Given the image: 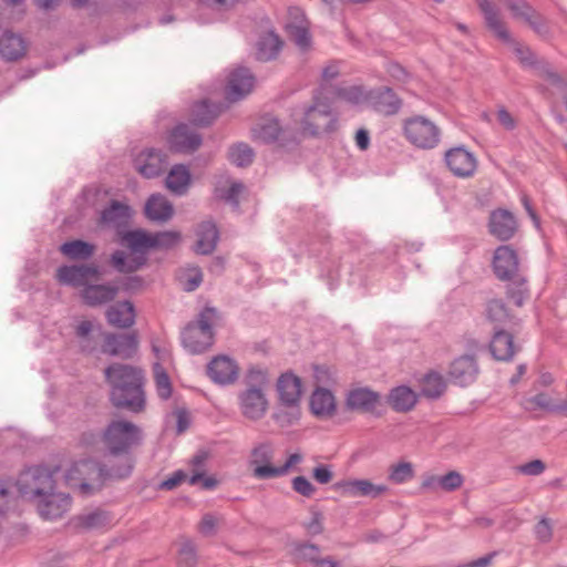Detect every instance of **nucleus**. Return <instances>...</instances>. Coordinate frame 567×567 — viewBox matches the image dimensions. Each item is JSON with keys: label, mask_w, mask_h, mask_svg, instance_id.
Wrapping results in <instances>:
<instances>
[{"label": "nucleus", "mask_w": 567, "mask_h": 567, "mask_svg": "<svg viewBox=\"0 0 567 567\" xmlns=\"http://www.w3.org/2000/svg\"><path fill=\"white\" fill-rule=\"evenodd\" d=\"M110 385V402L116 409L132 413L145 410V377L143 370L124 363H112L104 369Z\"/></svg>", "instance_id": "f257e3e1"}, {"label": "nucleus", "mask_w": 567, "mask_h": 567, "mask_svg": "<svg viewBox=\"0 0 567 567\" xmlns=\"http://www.w3.org/2000/svg\"><path fill=\"white\" fill-rule=\"evenodd\" d=\"M546 468L545 463L542 460H533L526 464L519 466V472L529 475L536 476L542 474Z\"/></svg>", "instance_id": "69168bd1"}, {"label": "nucleus", "mask_w": 567, "mask_h": 567, "mask_svg": "<svg viewBox=\"0 0 567 567\" xmlns=\"http://www.w3.org/2000/svg\"><path fill=\"white\" fill-rule=\"evenodd\" d=\"M174 414L176 416V433L179 435L190 425L189 413L186 409H177Z\"/></svg>", "instance_id": "774afa93"}, {"label": "nucleus", "mask_w": 567, "mask_h": 567, "mask_svg": "<svg viewBox=\"0 0 567 567\" xmlns=\"http://www.w3.org/2000/svg\"><path fill=\"white\" fill-rule=\"evenodd\" d=\"M277 391L284 405L296 406L301 398V379L290 371L282 373L277 382Z\"/></svg>", "instance_id": "2f4dec72"}, {"label": "nucleus", "mask_w": 567, "mask_h": 567, "mask_svg": "<svg viewBox=\"0 0 567 567\" xmlns=\"http://www.w3.org/2000/svg\"><path fill=\"white\" fill-rule=\"evenodd\" d=\"M196 235L198 237L195 244V252L199 255H210L218 243L219 231L215 223L207 220L198 225Z\"/></svg>", "instance_id": "f704fd0d"}, {"label": "nucleus", "mask_w": 567, "mask_h": 567, "mask_svg": "<svg viewBox=\"0 0 567 567\" xmlns=\"http://www.w3.org/2000/svg\"><path fill=\"white\" fill-rule=\"evenodd\" d=\"M368 101L377 112L385 116H392L399 113L403 104L402 100L389 86L370 91Z\"/></svg>", "instance_id": "6ab92c4d"}, {"label": "nucleus", "mask_w": 567, "mask_h": 567, "mask_svg": "<svg viewBox=\"0 0 567 567\" xmlns=\"http://www.w3.org/2000/svg\"><path fill=\"white\" fill-rule=\"evenodd\" d=\"M381 403V395L379 392L370 388H355L348 392L346 398V405L351 411L360 413H374Z\"/></svg>", "instance_id": "a211bd4d"}, {"label": "nucleus", "mask_w": 567, "mask_h": 567, "mask_svg": "<svg viewBox=\"0 0 567 567\" xmlns=\"http://www.w3.org/2000/svg\"><path fill=\"white\" fill-rule=\"evenodd\" d=\"M284 41L274 29L261 33L255 44V58L260 62L274 61L282 50Z\"/></svg>", "instance_id": "a878e982"}, {"label": "nucleus", "mask_w": 567, "mask_h": 567, "mask_svg": "<svg viewBox=\"0 0 567 567\" xmlns=\"http://www.w3.org/2000/svg\"><path fill=\"white\" fill-rule=\"evenodd\" d=\"M202 143V135L185 123L175 126L168 136L169 148L175 153L192 154Z\"/></svg>", "instance_id": "4468645a"}, {"label": "nucleus", "mask_w": 567, "mask_h": 567, "mask_svg": "<svg viewBox=\"0 0 567 567\" xmlns=\"http://www.w3.org/2000/svg\"><path fill=\"white\" fill-rule=\"evenodd\" d=\"M477 7L484 14L485 23L495 35L505 43L512 44L513 50L520 64L525 68H534L538 74L556 86L567 85V82L545 60H538L536 54L511 37L505 23L499 18L498 9L489 0H475Z\"/></svg>", "instance_id": "f03ea898"}, {"label": "nucleus", "mask_w": 567, "mask_h": 567, "mask_svg": "<svg viewBox=\"0 0 567 567\" xmlns=\"http://www.w3.org/2000/svg\"><path fill=\"white\" fill-rule=\"evenodd\" d=\"M145 215L152 221L166 223L174 215L173 204L163 195H152L145 204Z\"/></svg>", "instance_id": "c9c22d12"}, {"label": "nucleus", "mask_w": 567, "mask_h": 567, "mask_svg": "<svg viewBox=\"0 0 567 567\" xmlns=\"http://www.w3.org/2000/svg\"><path fill=\"white\" fill-rule=\"evenodd\" d=\"M44 519L61 518L70 511L72 499L69 494L50 492L32 502Z\"/></svg>", "instance_id": "2eb2a0df"}, {"label": "nucleus", "mask_w": 567, "mask_h": 567, "mask_svg": "<svg viewBox=\"0 0 567 567\" xmlns=\"http://www.w3.org/2000/svg\"><path fill=\"white\" fill-rule=\"evenodd\" d=\"M478 374V365L474 355L464 354L456 358L450 365V380L461 386L473 383Z\"/></svg>", "instance_id": "aec40b11"}, {"label": "nucleus", "mask_w": 567, "mask_h": 567, "mask_svg": "<svg viewBox=\"0 0 567 567\" xmlns=\"http://www.w3.org/2000/svg\"><path fill=\"white\" fill-rule=\"evenodd\" d=\"M120 287L113 282L93 284L81 289L80 297L89 307H99L113 301L118 295Z\"/></svg>", "instance_id": "412c9836"}, {"label": "nucleus", "mask_w": 567, "mask_h": 567, "mask_svg": "<svg viewBox=\"0 0 567 567\" xmlns=\"http://www.w3.org/2000/svg\"><path fill=\"white\" fill-rule=\"evenodd\" d=\"M101 277L100 267L95 264L61 266L56 271L58 280L71 287L84 289Z\"/></svg>", "instance_id": "f8f14e48"}, {"label": "nucleus", "mask_w": 567, "mask_h": 567, "mask_svg": "<svg viewBox=\"0 0 567 567\" xmlns=\"http://www.w3.org/2000/svg\"><path fill=\"white\" fill-rule=\"evenodd\" d=\"M144 279L140 276H130L121 279L118 281L120 289L127 291V292H136L143 289L144 287Z\"/></svg>", "instance_id": "680f3d73"}, {"label": "nucleus", "mask_w": 567, "mask_h": 567, "mask_svg": "<svg viewBox=\"0 0 567 567\" xmlns=\"http://www.w3.org/2000/svg\"><path fill=\"white\" fill-rule=\"evenodd\" d=\"M313 378L317 386L330 385L334 382L331 371L327 367L315 365Z\"/></svg>", "instance_id": "0e129e2a"}, {"label": "nucleus", "mask_w": 567, "mask_h": 567, "mask_svg": "<svg viewBox=\"0 0 567 567\" xmlns=\"http://www.w3.org/2000/svg\"><path fill=\"white\" fill-rule=\"evenodd\" d=\"M238 371L237 363L227 355H217L207 364V374L217 384L235 382Z\"/></svg>", "instance_id": "4be33fe9"}, {"label": "nucleus", "mask_w": 567, "mask_h": 567, "mask_svg": "<svg viewBox=\"0 0 567 567\" xmlns=\"http://www.w3.org/2000/svg\"><path fill=\"white\" fill-rule=\"evenodd\" d=\"M93 332L94 326L90 320H83L76 326L75 334L83 352L92 353L97 348V340H95Z\"/></svg>", "instance_id": "de8ad7c7"}, {"label": "nucleus", "mask_w": 567, "mask_h": 567, "mask_svg": "<svg viewBox=\"0 0 567 567\" xmlns=\"http://www.w3.org/2000/svg\"><path fill=\"white\" fill-rule=\"evenodd\" d=\"M388 400L394 411L408 412L416 404L417 396L410 388L401 385L391 390Z\"/></svg>", "instance_id": "79ce46f5"}, {"label": "nucleus", "mask_w": 567, "mask_h": 567, "mask_svg": "<svg viewBox=\"0 0 567 567\" xmlns=\"http://www.w3.org/2000/svg\"><path fill=\"white\" fill-rule=\"evenodd\" d=\"M464 483V477L457 471H450L441 476V489L444 492H453L458 489Z\"/></svg>", "instance_id": "4d7b16f0"}, {"label": "nucleus", "mask_w": 567, "mask_h": 567, "mask_svg": "<svg viewBox=\"0 0 567 567\" xmlns=\"http://www.w3.org/2000/svg\"><path fill=\"white\" fill-rule=\"evenodd\" d=\"M488 227L493 236L505 241L515 235L517 221L509 210L497 209L491 213Z\"/></svg>", "instance_id": "bb28decb"}, {"label": "nucleus", "mask_w": 567, "mask_h": 567, "mask_svg": "<svg viewBox=\"0 0 567 567\" xmlns=\"http://www.w3.org/2000/svg\"><path fill=\"white\" fill-rule=\"evenodd\" d=\"M445 162L450 171L457 177L472 176L477 166L476 157L463 146L449 150L445 153Z\"/></svg>", "instance_id": "f3484780"}, {"label": "nucleus", "mask_w": 567, "mask_h": 567, "mask_svg": "<svg viewBox=\"0 0 567 567\" xmlns=\"http://www.w3.org/2000/svg\"><path fill=\"white\" fill-rule=\"evenodd\" d=\"M60 251L71 260H89L95 252V246L81 239L65 241Z\"/></svg>", "instance_id": "37998d69"}, {"label": "nucleus", "mask_w": 567, "mask_h": 567, "mask_svg": "<svg viewBox=\"0 0 567 567\" xmlns=\"http://www.w3.org/2000/svg\"><path fill=\"white\" fill-rule=\"evenodd\" d=\"M107 322L120 329H128L135 323V308L131 301H120L106 310Z\"/></svg>", "instance_id": "72a5a7b5"}, {"label": "nucleus", "mask_w": 567, "mask_h": 567, "mask_svg": "<svg viewBox=\"0 0 567 567\" xmlns=\"http://www.w3.org/2000/svg\"><path fill=\"white\" fill-rule=\"evenodd\" d=\"M303 460L302 454L300 453H293L290 454L287 461L281 466H276V468H268L265 470L264 473L266 475H275V477H280L289 473V471L296 466L297 464L301 463Z\"/></svg>", "instance_id": "6e6d98bb"}, {"label": "nucleus", "mask_w": 567, "mask_h": 567, "mask_svg": "<svg viewBox=\"0 0 567 567\" xmlns=\"http://www.w3.org/2000/svg\"><path fill=\"white\" fill-rule=\"evenodd\" d=\"M76 526L85 530L96 529L110 523V517L102 509H94L75 517Z\"/></svg>", "instance_id": "09e8293b"}, {"label": "nucleus", "mask_w": 567, "mask_h": 567, "mask_svg": "<svg viewBox=\"0 0 567 567\" xmlns=\"http://www.w3.org/2000/svg\"><path fill=\"white\" fill-rule=\"evenodd\" d=\"M130 218V207L117 200H112L109 207L101 212L100 223L109 227H118Z\"/></svg>", "instance_id": "ea45409f"}, {"label": "nucleus", "mask_w": 567, "mask_h": 567, "mask_svg": "<svg viewBox=\"0 0 567 567\" xmlns=\"http://www.w3.org/2000/svg\"><path fill=\"white\" fill-rule=\"evenodd\" d=\"M292 489L305 497H311L315 492L316 487L311 484V482L306 476H296L291 481Z\"/></svg>", "instance_id": "052dcab7"}, {"label": "nucleus", "mask_w": 567, "mask_h": 567, "mask_svg": "<svg viewBox=\"0 0 567 567\" xmlns=\"http://www.w3.org/2000/svg\"><path fill=\"white\" fill-rule=\"evenodd\" d=\"M312 476L319 484H328L331 482L333 473L329 465L321 464L313 468Z\"/></svg>", "instance_id": "338daca9"}, {"label": "nucleus", "mask_w": 567, "mask_h": 567, "mask_svg": "<svg viewBox=\"0 0 567 567\" xmlns=\"http://www.w3.org/2000/svg\"><path fill=\"white\" fill-rule=\"evenodd\" d=\"M255 157L254 150L246 143H237L229 147L228 158L238 167L249 166Z\"/></svg>", "instance_id": "8fccbe9b"}, {"label": "nucleus", "mask_w": 567, "mask_h": 567, "mask_svg": "<svg viewBox=\"0 0 567 567\" xmlns=\"http://www.w3.org/2000/svg\"><path fill=\"white\" fill-rule=\"evenodd\" d=\"M244 190V185L241 183H233L227 189L220 190L218 196L225 200L226 203H229L235 208H238L239 206V195Z\"/></svg>", "instance_id": "13d9d810"}, {"label": "nucleus", "mask_w": 567, "mask_h": 567, "mask_svg": "<svg viewBox=\"0 0 567 567\" xmlns=\"http://www.w3.org/2000/svg\"><path fill=\"white\" fill-rule=\"evenodd\" d=\"M138 349L136 332L131 333H105L101 351L111 357L123 360L132 359Z\"/></svg>", "instance_id": "ddd939ff"}, {"label": "nucleus", "mask_w": 567, "mask_h": 567, "mask_svg": "<svg viewBox=\"0 0 567 567\" xmlns=\"http://www.w3.org/2000/svg\"><path fill=\"white\" fill-rule=\"evenodd\" d=\"M192 176L187 166L183 164L174 165L167 177L166 187L175 195L182 196L186 194L190 185Z\"/></svg>", "instance_id": "58836bf2"}, {"label": "nucleus", "mask_w": 567, "mask_h": 567, "mask_svg": "<svg viewBox=\"0 0 567 567\" xmlns=\"http://www.w3.org/2000/svg\"><path fill=\"white\" fill-rule=\"evenodd\" d=\"M27 47L23 38L11 31H6L0 38V55L7 61L22 58Z\"/></svg>", "instance_id": "4c0bfd02"}, {"label": "nucleus", "mask_w": 567, "mask_h": 567, "mask_svg": "<svg viewBox=\"0 0 567 567\" xmlns=\"http://www.w3.org/2000/svg\"><path fill=\"white\" fill-rule=\"evenodd\" d=\"M274 449L270 443H260L255 446L250 453L249 464L252 468V475L259 480L275 478V475H266L265 470L276 468L272 465Z\"/></svg>", "instance_id": "c756f323"}, {"label": "nucleus", "mask_w": 567, "mask_h": 567, "mask_svg": "<svg viewBox=\"0 0 567 567\" xmlns=\"http://www.w3.org/2000/svg\"><path fill=\"white\" fill-rule=\"evenodd\" d=\"M255 78L246 68H238L230 73L226 87V99L236 102L249 94L254 87Z\"/></svg>", "instance_id": "5701e85b"}, {"label": "nucleus", "mask_w": 567, "mask_h": 567, "mask_svg": "<svg viewBox=\"0 0 567 567\" xmlns=\"http://www.w3.org/2000/svg\"><path fill=\"white\" fill-rule=\"evenodd\" d=\"M486 318L495 329H513L519 326V319L514 316L502 299H491L485 308Z\"/></svg>", "instance_id": "393cba45"}, {"label": "nucleus", "mask_w": 567, "mask_h": 567, "mask_svg": "<svg viewBox=\"0 0 567 567\" xmlns=\"http://www.w3.org/2000/svg\"><path fill=\"white\" fill-rule=\"evenodd\" d=\"M290 13L295 14V21L287 24L288 35L301 52H307L312 45L309 22L298 8L291 10Z\"/></svg>", "instance_id": "cd10ccee"}, {"label": "nucleus", "mask_w": 567, "mask_h": 567, "mask_svg": "<svg viewBox=\"0 0 567 567\" xmlns=\"http://www.w3.org/2000/svg\"><path fill=\"white\" fill-rule=\"evenodd\" d=\"M101 439L111 455L128 454L140 443L141 430L130 421L114 420L104 429Z\"/></svg>", "instance_id": "0eeeda50"}, {"label": "nucleus", "mask_w": 567, "mask_h": 567, "mask_svg": "<svg viewBox=\"0 0 567 567\" xmlns=\"http://www.w3.org/2000/svg\"><path fill=\"white\" fill-rule=\"evenodd\" d=\"M123 456L117 465L110 467L105 466L106 481L110 480H123L131 475L134 462L132 456L128 454H122Z\"/></svg>", "instance_id": "3c124183"}, {"label": "nucleus", "mask_w": 567, "mask_h": 567, "mask_svg": "<svg viewBox=\"0 0 567 567\" xmlns=\"http://www.w3.org/2000/svg\"><path fill=\"white\" fill-rule=\"evenodd\" d=\"M218 518L210 513L205 514L198 524V532L205 537H213L216 535Z\"/></svg>", "instance_id": "bf43d9fd"}, {"label": "nucleus", "mask_w": 567, "mask_h": 567, "mask_svg": "<svg viewBox=\"0 0 567 567\" xmlns=\"http://www.w3.org/2000/svg\"><path fill=\"white\" fill-rule=\"evenodd\" d=\"M218 312L213 307H205L182 331V343L190 353L197 354L209 349L214 342L212 324Z\"/></svg>", "instance_id": "39448f33"}, {"label": "nucleus", "mask_w": 567, "mask_h": 567, "mask_svg": "<svg viewBox=\"0 0 567 567\" xmlns=\"http://www.w3.org/2000/svg\"><path fill=\"white\" fill-rule=\"evenodd\" d=\"M219 105L212 104L207 100L196 102L192 109V122L197 126L210 125L220 114Z\"/></svg>", "instance_id": "a19ab883"}, {"label": "nucleus", "mask_w": 567, "mask_h": 567, "mask_svg": "<svg viewBox=\"0 0 567 567\" xmlns=\"http://www.w3.org/2000/svg\"><path fill=\"white\" fill-rule=\"evenodd\" d=\"M247 379L248 386L239 394V405L245 417L257 421L268 409V401L261 389L267 383V375L261 370L251 369Z\"/></svg>", "instance_id": "6e6552de"}, {"label": "nucleus", "mask_w": 567, "mask_h": 567, "mask_svg": "<svg viewBox=\"0 0 567 567\" xmlns=\"http://www.w3.org/2000/svg\"><path fill=\"white\" fill-rule=\"evenodd\" d=\"M535 534L539 542L548 543L553 537V527L547 518H542L535 526Z\"/></svg>", "instance_id": "e2e57ef3"}, {"label": "nucleus", "mask_w": 567, "mask_h": 567, "mask_svg": "<svg viewBox=\"0 0 567 567\" xmlns=\"http://www.w3.org/2000/svg\"><path fill=\"white\" fill-rule=\"evenodd\" d=\"M252 134L256 140L267 144L279 142L281 145H287L289 142L287 131L281 127L276 117H264L252 130Z\"/></svg>", "instance_id": "7c9ffc66"}, {"label": "nucleus", "mask_w": 567, "mask_h": 567, "mask_svg": "<svg viewBox=\"0 0 567 567\" xmlns=\"http://www.w3.org/2000/svg\"><path fill=\"white\" fill-rule=\"evenodd\" d=\"M56 472L58 468L49 470L44 466H33L23 471L17 483L20 494L33 502L42 495L53 492Z\"/></svg>", "instance_id": "9b49d317"}, {"label": "nucleus", "mask_w": 567, "mask_h": 567, "mask_svg": "<svg viewBox=\"0 0 567 567\" xmlns=\"http://www.w3.org/2000/svg\"><path fill=\"white\" fill-rule=\"evenodd\" d=\"M311 412L320 417H329L336 412V400L331 391L317 386L310 398Z\"/></svg>", "instance_id": "e433bc0d"}, {"label": "nucleus", "mask_w": 567, "mask_h": 567, "mask_svg": "<svg viewBox=\"0 0 567 567\" xmlns=\"http://www.w3.org/2000/svg\"><path fill=\"white\" fill-rule=\"evenodd\" d=\"M489 350L496 360L509 361L519 350V347L514 343L512 332L506 329H495L489 342Z\"/></svg>", "instance_id": "c85d7f7f"}, {"label": "nucleus", "mask_w": 567, "mask_h": 567, "mask_svg": "<svg viewBox=\"0 0 567 567\" xmlns=\"http://www.w3.org/2000/svg\"><path fill=\"white\" fill-rule=\"evenodd\" d=\"M299 123L303 135L315 137L334 132L338 117L328 103L316 97L311 105L303 109Z\"/></svg>", "instance_id": "1a4fd4ad"}, {"label": "nucleus", "mask_w": 567, "mask_h": 567, "mask_svg": "<svg viewBox=\"0 0 567 567\" xmlns=\"http://www.w3.org/2000/svg\"><path fill=\"white\" fill-rule=\"evenodd\" d=\"M154 370L158 396L167 400L172 395V384L168 374L158 363L155 364Z\"/></svg>", "instance_id": "5fc2aeb1"}, {"label": "nucleus", "mask_w": 567, "mask_h": 567, "mask_svg": "<svg viewBox=\"0 0 567 567\" xmlns=\"http://www.w3.org/2000/svg\"><path fill=\"white\" fill-rule=\"evenodd\" d=\"M402 131L406 141L419 150H433L441 141L440 127L423 115L404 118Z\"/></svg>", "instance_id": "9d476101"}, {"label": "nucleus", "mask_w": 567, "mask_h": 567, "mask_svg": "<svg viewBox=\"0 0 567 567\" xmlns=\"http://www.w3.org/2000/svg\"><path fill=\"white\" fill-rule=\"evenodd\" d=\"M291 555L297 563H310L312 565L321 557V550L316 544L298 542L292 545Z\"/></svg>", "instance_id": "49530a36"}, {"label": "nucleus", "mask_w": 567, "mask_h": 567, "mask_svg": "<svg viewBox=\"0 0 567 567\" xmlns=\"http://www.w3.org/2000/svg\"><path fill=\"white\" fill-rule=\"evenodd\" d=\"M177 565L179 567H194L197 564V546L190 538H178Z\"/></svg>", "instance_id": "a18cd8bd"}, {"label": "nucleus", "mask_w": 567, "mask_h": 567, "mask_svg": "<svg viewBox=\"0 0 567 567\" xmlns=\"http://www.w3.org/2000/svg\"><path fill=\"white\" fill-rule=\"evenodd\" d=\"M513 17L526 22L537 33L545 32L543 18L525 0H503Z\"/></svg>", "instance_id": "473e14b6"}, {"label": "nucleus", "mask_w": 567, "mask_h": 567, "mask_svg": "<svg viewBox=\"0 0 567 567\" xmlns=\"http://www.w3.org/2000/svg\"><path fill=\"white\" fill-rule=\"evenodd\" d=\"M154 249H172L177 246L182 239L179 231L165 230L152 234Z\"/></svg>", "instance_id": "603ef678"}, {"label": "nucleus", "mask_w": 567, "mask_h": 567, "mask_svg": "<svg viewBox=\"0 0 567 567\" xmlns=\"http://www.w3.org/2000/svg\"><path fill=\"white\" fill-rule=\"evenodd\" d=\"M334 487L340 489L342 495L349 497L370 496L375 498L388 492L386 485H377L369 480H344L338 482Z\"/></svg>", "instance_id": "b1692460"}, {"label": "nucleus", "mask_w": 567, "mask_h": 567, "mask_svg": "<svg viewBox=\"0 0 567 567\" xmlns=\"http://www.w3.org/2000/svg\"><path fill=\"white\" fill-rule=\"evenodd\" d=\"M65 480L69 485L78 487L82 495H92L101 491L106 482L105 465L92 458L81 460L69 468Z\"/></svg>", "instance_id": "423d86ee"}, {"label": "nucleus", "mask_w": 567, "mask_h": 567, "mask_svg": "<svg viewBox=\"0 0 567 567\" xmlns=\"http://www.w3.org/2000/svg\"><path fill=\"white\" fill-rule=\"evenodd\" d=\"M446 389L443 377L437 372L425 374L421 382V394L427 399L440 398Z\"/></svg>", "instance_id": "c03bdc74"}, {"label": "nucleus", "mask_w": 567, "mask_h": 567, "mask_svg": "<svg viewBox=\"0 0 567 567\" xmlns=\"http://www.w3.org/2000/svg\"><path fill=\"white\" fill-rule=\"evenodd\" d=\"M413 477L414 470L410 462H400L390 467L389 480L395 484H402Z\"/></svg>", "instance_id": "864d4df0"}, {"label": "nucleus", "mask_w": 567, "mask_h": 567, "mask_svg": "<svg viewBox=\"0 0 567 567\" xmlns=\"http://www.w3.org/2000/svg\"><path fill=\"white\" fill-rule=\"evenodd\" d=\"M122 244L128 249L115 250L110 257V265L122 274H133L147 264V254L154 249L152 233L144 229L127 230L121 236Z\"/></svg>", "instance_id": "7ed1b4c3"}, {"label": "nucleus", "mask_w": 567, "mask_h": 567, "mask_svg": "<svg viewBox=\"0 0 567 567\" xmlns=\"http://www.w3.org/2000/svg\"><path fill=\"white\" fill-rule=\"evenodd\" d=\"M167 156L156 148L142 151L134 159L136 171L146 178L159 176L167 167Z\"/></svg>", "instance_id": "dca6fc26"}, {"label": "nucleus", "mask_w": 567, "mask_h": 567, "mask_svg": "<svg viewBox=\"0 0 567 567\" xmlns=\"http://www.w3.org/2000/svg\"><path fill=\"white\" fill-rule=\"evenodd\" d=\"M493 268L499 280L509 281L507 297L522 307L528 297V288L526 278L519 272L516 251L509 246H499L494 252Z\"/></svg>", "instance_id": "20e7f679"}]
</instances>
